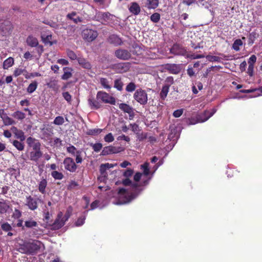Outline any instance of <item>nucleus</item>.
Returning <instances> with one entry per match:
<instances>
[{
    "mask_svg": "<svg viewBox=\"0 0 262 262\" xmlns=\"http://www.w3.org/2000/svg\"><path fill=\"white\" fill-rule=\"evenodd\" d=\"M42 153L40 150H33L30 153V159L31 161L37 162L40 158L41 157Z\"/></svg>",
    "mask_w": 262,
    "mask_h": 262,
    "instance_id": "f3484780",
    "label": "nucleus"
},
{
    "mask_svg": "<svg viewBox=\"0 0 262 262\" xmlns=\"http://www.w3.org/2000/svg\"><path fill=\"white\" fill-rule=\"evenodd\" d=\"M64 122V119L62 116H57L56 117L53 123L57 125H61L63 124Z\"/></svg>",
    "mask_w": 262,
    "mask_h": 262,
    "instance_id": "a19ab883",
    "label": "nucleus"
},
{
    "mask_svg": "<svg viewBox=\"0 0 262 262\" xmlns=\"http://www.w3.org/2000/svg\"><path fill=\"white\" fill-rule=\"evenodd\" d=\"M24 75L25 76V77L26 79H30L32 77L40 76L41 74L38 72L29 74L27 72V73H26V74H25V73L24 74Z\"/></svg>",
    "mask_w": 262,
    "mask_h": 262,
    "instance_id": "de8ad7c7",
    "label": "nucleus"
},
{
    "mask_svg": "<svg viewBox=\"0 0 262 262\" xmlns=\"http://www.w3.org/2000/svg\"><path fill=\"white\" fill-rule=\"evenodd\" d=\"M104 140L106 142H112L114 140V137L112 133H108L104 138Z\"/></svg>",
    "mask_w": 262,
    "mask_h": 262,
    "instance_id": "3c124183",
    "label": "nucleus"
},
{
    "mask_svg": "<svg viewBox=\"0 0 262 262\" xmlns=\"http://www.w3.org/2000/svg\"><path fill=\"white\" fill-rule=\"evenodd\" d=\"M117 164H111L108 163L102 164L100 166V171L102 176L104 178H106L107 176L106 170L113 168Z\"/></svg>",
    "mask_w": 262,
    "mask_h": 262,
    "instance_id": "f8f14e48",
    "label": "nucleus"
},
{
    "mask_svg": "<svg viewBox=\"0 0 262 262\" xmlns=\"http://www.w3.org/2000/svg\"><path fill=\"white\" fill-rule=\"evenodd\" d=\"M37 87V82L36 81H34L29 85L27 91L29 93L31 94L36 90Z\"/></svg>",
    "mask_w": 262,
    "mask_h": 262,
    "instance_id": "473e14b6",
    "label": "nucleus"
},
{
    "mask_svg": "<svg viewBox=\"0 0 262 262\" xmlns=\"http://www.w3.org/2000/svg\"><path fill=\"white\" fill-rule=\"evenodd\" d=\"M27 73V70L25 69H21L19 68H15L13 72V75L14 77H16L20 75L21 74H23Z\"/></svg>",
    "mask_w": 262,
    "mask_h": 262,
    "instance_id": "c9c22d12",
    "label": "nucleus"
},
{
    "mask_svg": "<svg viewBox=\"0 0 262 262\" xmlns=\"http://www.w3.org/2000/svg\"><path fill=\"white\" fill-rule=\"evenodd\" d=\"M91 145L92 147L94 150L96 152H99L102 147V144L100 143L91 144Z\"/></svg>",
    "mask_w": 262,
    "mask_h": 262,
    "instance_id": "a18cd8bd",
    "label": "nucleus"
},
{
    "mask_svg": "<svg viewBox=\"0 0 262 262\" xmlns=\"http://www.w3.org/2000/svg\"><path fill=\"white\" fill-rule=\"evenodd\" d=\"M179 48L180 47L178 45H173L170 50L171 53L176 55L181 54L182 53V51L179 50Z\"/></svg>",
    "mask_w": 262,
    "mask_h": 262,
    "instance_id": "37998d69",
    "label": "nucleus"
},
{
    "mask_svg": "<svg viewBox=\"0 0 262 262\" xmlns=\"http://www.w3.org/2000/svg\"><path fill=\"white\" fill-rule=\"evenodd\" d=\"M63 74L62 75L61 78L63 80H67L71 78L72 76V69L69 67H64L63 69Z\"/></svg>",
    "mask_w": 262,
    "mask_h": 262,
    "instance_id": "6ab92c4d",
    "label": "nucleus"
},
{
    "mask_svg": "<svg viewBox=\"0 0 262 262\" xmlns=\"http://www.w3.org/2000/svg\"><path fill=\"white\" fill-rule=\"evenodd\" d=\"M135 99L141 104H145L147 101V95L142 90H137L134 95Z\"/></svg>",
    "mask_w": 262,
    "mask_h": 262,
    "instance_id": "39448f33",
    "label": "nucleus"
},
{
    "mask_svg": "<svg viewBox=\"0 0 262 262\" xmlns=\"http://www.w3.org/2000/svg\"><path fill=\"white\" fill-rule=\"evenodd\" d=\"M14 64V59L12 57H9L6 59L3 63V68L4 69H8L11 67Z\"/></svg>",
    "mask_w": 262,
    "mask_h": 262,
    "instance_id": "393cba45",
    "label": "nucleus"
},
{
    "mask_svg": "<svg viewBox=\"0 0 262 262\" xmlns=\"http://www.w3.org/2000/svg\"><path fill=\"white\" fill-rule=\"evenodd\" d=\"M165 69L174 74H178L181 71L180 65L176 64H167L165 65Z\"/></svg>",
    "mask_w": 262,
    "mask_h": 262,
    "instance_id": "4468645a",
    "label": "nucleus"
},
{
    "mask_svg": "<svg viewBox=\"0 0 262 262\" xmlns=\"http://www.w3.org/2000/svg\"><path fill=\"white\" fill-rule=\"evenodd\" d=\"M169 87L168 85H164L162 89V90L160 93V96L163 99H164L169 92Z\"/></svg>",
    "mask_w": 262,
    "mask_h": 262,
    "instance_id": "72a5a7b5",
    "label": "nucleus"
},
{
    "mask_svg": "<svg viewBox=\"0 0 262 262\" xmlns=\"http://www.w3.org/2000/svg\"><path fill=\"white\" fill-rule=\"evenodd\" d=\"M66 221L67 220L63 217L62 213L60 212L58 214L57 218L52 225V228L54 230L58 229L64 225Z\"/></svg>",
    "mask_w": 262,
    "mask_h": 262,
    "instance_id": "1a4fd4ad",
    "label": "nucleus"
},
{
    "mask_svg": "<svg viewBox=\"0 0 262 262\" xmlns=\"http://www.w3.org/2000/svg\"><path fill=\"white\" fill-rule=\"evenodd\" d=\"M129 127L131 128L132 130L135 134H138V132H139V126L136 123L130 124Z\"/></svg>",
    "mask_w": 262,
    "mask_h": 262,
    "instance_id": "864d4df0",
    "label": "nucleus"
},
{
    "mask_svg": "<svg viewBox=\"0 0 262 262\" xmlns=\"http://www.w3.org/2000/svg\"><path fill=\"white\" fill-rule=\"evenodd\" d=\"M27 42L29 46L32 47H36L38 44L37 38L32 36H29L28 37L27 39Z\"/></svg>",
    "mask_w": 262,
    "mask_h": 262,
    "instance_id": "4be33fe9",
    "label": "nucleus"
},
{
    "mask_svg": "<svg viewBox=\"0 0 262 262\" xmlns=\"http://www.w3.org/2000/svg\"><path fill=\"white\" fill-rule=\"evenodd\" d=\"M51 176L55 180H61L63 178V174L57 171H53L51 172Z\"/></svg>",
    "mask_w": 262,
    "mask_h": 262,
    "instance_id": "58836bf2",
    "label": "nucleus"
},
{
    "mask_svg": "<svg viewBox=\"0 0 262 262\" xmlns=\"http://www.w3.org/2000/svg\"><path fill=\"white\" fill-rule=\"evenodd\" d=\"M62 96L68 103H71L72 97L69 92H66L62 93Z\"/></svg>",
    "mask_w": 262,
    "mask_h": 262,
    "instance_id": "5fc2aeb1",
    "label": "nucleus"
},
{
    "mask_svg": "<svg viewBox=\"0 0 262 262\" xmlns=\"http://www.w3.org/2000/svg\"><path fill=\"white\" fill-rule=\"evenodd\" d=\"M160 19V15L158 13H155L150 16L151 20L154 23H158Z\"/></svg>",
    "mask_w": 262,
    "mask_h": 262,
    "instance_id": "49530a36",
    "label": "nucleus"
},
{
    "mask_svg": "<svg viewBox=\"0 0 262 262\" xmlns=\"http://www.w3.org/2000/svg\"><path fill=\"white\" fill-rule=\"evenodd\" d=\"M141 169L143 170L144 176H147L149 174V163H145L141 165Z\"/></svg>",
    "mask_w": 262,
    "mask_h": 262,
    "instance_id": "ea45409f",
    "label": "nucleus"
},
{
    "mask_svg": "<svg viewBox=\"0 0 262 262\" xmlns=\"http://www.w3.org/2000/svg\"><path fill=\"white\" fill-rule=\"evenodd\" d=\"M8 206L6 204L0 202V213H3L7 211Z\"/></svg>",
    "mask_w": 262,
    "mask_h": 262,
    "instance_id": "13d9d810",
    "label": "nucleus"
},
{
    "mask_svg": "<svg viewBox=\"0 0 262 262\" xmlns=\"http://www.w3.org/2000/svg\"><path fill=\"white\" fill-rule=\"evenodd\" d=\"M12 116L18 119V120H23L25 117H26V115L25 113H24L23 112H21V111H16L12 115Z\"/></svg>",
    "mask_w": 262,
    "mask_h": 262,
    "instance_id": "2f4dec72",
    "label": "nucleus"
},
{
    "mask_svg": "<svg viewBox=\"0 0 262 262\" xmlns=\"http://www.w3.org/2000/svg\"><path fill=\"white\" fill-rule=\"evenodd\" d=\"M5 125H10L15 124V121L9 117L7 115L2 119Z\"/></svg>",
    "mask_w": 262,
    "mask_h": 262,
    "instance_id": "c756f323",
    "label": "nucleus"
},
{
    "mask_svg": "<svg viewBox=\"0 0 262 262\" xmlns=\"http://www.w3.org/2000/svg\"><path fill=\"white\" fill-rule=\"evenodd\" d=\"M116 56L122 60H127L130 58L131 54L127 50L124 49H118L115 52Z\"/></svg>",
    "mask_w": 262,
    "mask_h": 262,
    "instance_id": "9d476101",
    "label": "nucleus"
},
{
    "mask_svg": "<svg viewBox=\"0 0 262 262\" xmlns=\"http://www.w3.org/2000/svg\"><path fill=\"white\" fill-rule=\"evenodd\" d=\"M110 41L111 42L116 45H120L121 43L120 38L115 35H113L110 37Z\"/></svg>",
    "mask_w": 262,
    "mask_h": 262,
    "instance_id": "f704fd0d",
    "label": "nucleus"
},
{
    "mask_svg": "<svg viewBox=\"0 0 262 262\" xmlns=\"http://www.w3.org/2000/svg\"><path fill=\"white\" fill-rule=\"evenodd\" d=\"M25 225L28 228H33L36 227L37 225V223L32 220H29L25 221Z\"/></svg>",
    "mask_w": 262,
    "mask_h": 262,
    "instance_id": "79ce46f5",
    "label": "nucleus"
},
{
    "mask_svg": "<svg viewBox=\"0 0 262 262\" xmlns=\"http://www.w3.org/2000/svg\"><path fill=\"white\" fill-rule=\"evenodd\" d=\"M12 29V25L11 23L8 20H5L0 23V30L4 35H7L9 33Z\"/></svg>",
    "mask_w": 262,
    "mask_h": 262,
    "instance_id": "9b49d317",
    "label": "nucleus"
},
{
    "mask_svg": "<svg viewBox=\"0 0 262 262\" xmlns=\"http://www.w3.org/2000/svg\"><path fill=\"white\" fill-rule=\"evenodd\" d=\"M118 152V149L114 146H108L103 148L101 151V155L105 156L109 154H115Z\"/></svg>",
    "mask_w": 262,
    "mask_h": 262,
    "instance_id": "dca6fc26",
    "label": "nucleus"
},
{
    "mask_svg": "<svg viewBox=\"0 0 262 262\" xmlns=\"http://www.w3.org/2000/svg\"><path fill=\"white\" fill-rule=\"evenodd\" d=\"M206 58L209 61H219L220 59L219 57L212 55H207Z\"/></svg>",
    "mask_w": 262,
    "mask_h": 262,
    "instance_id": "4d7b16f0",
    "label": "nucleus"
},
{
    "mask_svg": "<svg viewBox=\"0 0 262 262\" xmlns=\"http://www.w3.org/2000/svg\"><path fill=\"white\" fill-rule=\"evenodd\" d=\"M63 164L65 169L70 172H74L77 169V166L74 160L71 158H65L63 161Z\"/></svg>",
    "mask_w": 262,
    "mask_h": 262,
    "instance_id": "6e6552de",
    "label": "nucleus"
},
{
    "mask_svg": "<svg viewBox=\"0 0 262 262\" xmlns=\"http://www.w3.org/2000/svg\"><path fill=\"white\" fill-rule=\"evenodd\" d=\"M67 150L69 153L71 154L73 156L77 154V151H80L79 150H77L73 145H70L68 147Z\"/></svg>",
    "mask_w": 262,
    "mask_h": 262,
    "instance_id": "c03bdc74",
    "label": "nucleus"
},
{
    "mask_svg": "<svg viewBox=\"0 0 262 262\" xmlns=\"http://www.w3.org/2000/svg\"><path fill=\"white\" fill-rule=\"evenodd\" d=\"M114 16L108 12H98L95 15V19L102 24L110 23Z\"/></svg>",
    "mask_w": 262,
    "mask_h": 262,
    "instance_id": "20e7f679",
    "label": "nucleus"
},
{
    "mask_svg": "<svg viewBox=\"0 0 262 262\" xmlns=\"http://www.w3.org/2000/svg\"><path fill=\"white\" fill-rule=\"evenodd\" d=\"M31 147L33 148L34 150H40V144L37 140H36Z\"/></svg>",
    "mask_w": 262,
    "mask_h": 262,
    "instance_id": "774afa93",
    "label": "nucleus"
},
{
    "mask_svg": "<svg viewBox=\"0 0 262 262\" xmlns=\"http://www.w3.org/2000/svg\"><path fill=\"white\" fill-rule=\"evenodd\" d=\"M102 103L115 105L116 99L109 94L102 91L97 92L96 99L92 96H90L88 98V104L91 109L97 110L101 108Z\"/></svg>",
    "mask_w": 262,
    "mask_h": 262,
    "instance_id": "f03ea898",
    "label": "nucleus"
},
{
    "mask_svg": "<svg viewBox=\"0 0 262 262\" xmlns=\"http://www.w3.org/2000/svg\"><path fill=\"white\" fill-rule=\"evenodd\" d=\"M123 85V82L120 79H117L114 81V88L118 91L122 90Z\"/></svg>",
    "mask_w": 262,
    "mask_h": 262,
    "instance_id": "4c0bfd02",
    "label": "nucleus"
},
{
    "mask_svg": "<svg viewBox=\"0 0 262 262\" xmlns=\"http://www.w3.org/2000/svg\"><path fill=\"white\" fill-rule=\"evenodd\" d=\"M26 205L28 206L29 209L32 210H34L37 208V203L36 201L31 196L27 197Z\"/></svg>",
    "mask_w": 262,
    "mask_h": 262,
    "instance_id": "2eb2a0df",
    "label": "nucleus"
},
{
    "mask_svg": "<svg viewBox=\"0 0 262 262\" xmlns=\"http://www.w3.org/2000/svg\"><path fill=\"white\" fill-rule=\"evenodd\" d=\"M100 83L103 88L106 90H110L112 86L110 83L109 81L104 78H101L100 79Z\"/></svg>",
    "mask_w": 262,
    "mask_h": 262,
    "instance_id": "cd10ccee",
    "label": "nucleus"
},
{
    "mask_svg": "<svg viewBox=\"0 0 262 262\" xmlns=\"http://www.w3.org/2000/svg\"><path fill=\"white\" fill-rule=\"evenodd\" d=\"M13 146L17 149L18 150L21 151L23 150L24 149V145L23 143L17 141V140H14L13 142Z\"/></svg>",
    "mask_w": 262,
    "mask_h": 262,
    "instance_id": "e433bc0d",
    "label": "nucleus"
},
{
    "mask_svg": "<svg viewBox=\"0 0 262 262\" xmlns=\"http://www.w3.org/2000/svg\"><path fill=\"white\" fill-rule=\"evenodd\" d=\"M136 89L135 84L133 83H129L126 87V91L127 92H132L134 91Z\"/></svg>",
    "mask_w": 262,
    "mask_h": 262,
    "instance_id": "6e6d98bb",
    "label": "nucleus"
},
{
    "mask_svg": "<svg viewBox=\"0 0 262 262\" xmlns=\"http://www.w3.org/2000/svg\"><path fill=\"white\" fill-rule=\"evenodd\" d=\"M47 185L46 179L42 178L38 183V190L41 193L44 194L46 192V188Z\"/></svg>",
    "mask_w": 262,
    "mask_h": 262,
    "instance_id": "412c9836",
    "label": "nucleus"
},
{
    "mask_svg": "<svg viewBox=\"0 0 262 262\" xmlns=\"http://www.w3.org/2000/svg\"><path fill=\"white\" fill-rule=\"evenodd\" d=\"M122 183L125 186H130L132 188V192H129L123 188L120 189L118 194V201L114 203L116 205H123L130 202L143 189L138 184L133 183L128 179L124 180Z\"/></svg>",
    "mask_w": 262,
    "mask_h": 262,
    "instance_id": "f257e3e1",
    "label": "nucleus"
},
{
    "mask_svg": "<svg viewBox=\"0 0 262 262\" xmlns=\"http://www.w3.org/2000/svg\"><path fill=\"white\" fill-rule=\"evenodd\" d=\"M165 82V85H168L169 87L173 83V78L171 76L168 77L166 78Z\"/></svg>",
    "mask_w": 262,
    "mask_h": 262,
    "instance_id": "680f3d73",
    "label": "nucleus"
},
{
    "mask_svg": "<svg viewBox=\"0 0 262 262\" xmlns=\"http://www.w3.org/2000/svg\"><path fill=\"white\" fill-rule=\"evenodd\" d=\"M79 64L83 68L90 69L91 68V65L89 62L86 61L85 59L82 58H79L77 59Z\"/></svg>",
    "mask_w": 262,
    "mask_h": 262,
    "instance_id": "b1692460",
    "label": "nucleus"
},
{
    "mask_svg": "<svg viewBox=\"0 0 262 262\" xmlns=\"http://www.w3.org/2000/svg\"><path fill=\"white\" fill-rule=\"evenodd\" d=\"M85 219V216L79 217L76 222L75 225L76 226H80L82 225L84 223Z\"/></svg>",
    "mask_w": 262,
    "mask_h": 262,
    "instance_id": "052dcab7",
    "label": "nucleus"
},
{
    "mask_svg": "<svg viewBox=\"0 0 262 262\" xmlns=\"http://www.w3.org/2000/svg\"><path fill=\"white\" fill-rule=\"evenodd\" d=\"M159 5V0H147V7L148 9H155Z\"/></svg>",
    "mask_w": 262,
    "mask_h": 262,
    "instance_id": "a878e982",
    "label": "nucleus"
},
{
    "mask_svg": "<svg viewBox=\"0 0 262 262\" xmlns=\"http://www.w3.org/2000/svg\"><path fill=\"white\" fill-rule=\"evenodd\" d=\"M16 138L20 139V141H23L25 139L24 132L21 130H18V132L15 134Z\"/></svg>",
    "mask_w": 262,
    "mask_h": 262,
    "instance_id": "09e8293b",
    "label": "nucleus"
},
{
    "mask_svg": "<svg viewBox=\"0 0 262 262\" xmlns=\"http://www.w3.org/2000/svg\"><path fill=\"white\" fill-rule=\"evenodd\" d=\"M82 152L81 151H77V154L74 156L76 157V162L78 163H81L82 161V157L81 156Z\"/></svg>",
    "mask_w": 262,
    "mask_h": 262,
    "instance_id": "603ef678",
    "label": "nucleus"
},
{
    "mask_svg": "<svg viewBox=\"0 0 262 262\" xmlns=\"http://www.w3.org/2000/svg\"><path fill=\"white\" fill-rule=\"evenodd\" d=\"M254 70V64L250 63L249 64L247 73L250 76H252L253 74Z\"/></svg>",
    "mask_w": 262,
    "mask_h": 262,
    "instance_id": "0e129e2a",
    "label": "nucleus"
},
{
    "mask_svg": "<svg viewBox=\"0 0 262 262\" xmlns=\"http://www.w3.org/2000/svg\"><path fill=\"white\" fill-rule=\"evenodd\" d=\"M52 38V36L51 35H42L41 38L43 42L45 44H49L50 46H52L53 44V42L51 41Z\"/></svg>",
    "mask_w": 262,
    "mask_h": 262,
    "instance_id": "c85d7f7f",
    "label": "nucleus"
},
{
    "mask_svg": "<svg viewBox=\"0 0 262 262\" xmlns=\"http://www.w3.org/2000/svg\"><path fill=\"white\" fill-rule=\"evenodd\" d=\"M2 228L5 231H9L11 230V226L7 223H4L2 225Z\"/></svg>",
    "mask_w": 262,
    "mask_h": 262,
    "instance_id": "338daca9",
    "label": "nucleus"
},
{
    "mask_svg": "<svg viewBox=\"0 0 262 262\" xmlns=\"http://www.w3.org/2000/svg\"><path fill=\"white\" fill-rule=\"evenodd\" d=\"M47 85L49 88L52 89L56 92H57L59 89L58 80L55 79H51L50 81L47 83Z\"/></svg>",
    "mask_w": 262,
    "mask_h": 262,
    "instance_id": "a211bd4d",
    "label": "nucleus"
},
{
    "mask_svg": "<svg viewBox=\"0 0 262 262\" xmlns=\"http://www.w3.org/2000/svg\"><path fill=\"white\" fill-rule=\"evenodd\" d=\"M72 210H73V209L71 207H68L66 214L63 216V217H64L66 220L67 221L68 220V219L70 217V216L72 213Z\"/></svg>",
    "mask_w": 262,
    "mask_h": 262,
    "instance_id": "69168bd1",
    "label": "nucleus"
},
{
    "mask_svg": "<svg viewBox=\"0 0 262 262\" xmlns=\"http://www.w3.org/2000/svg\"><path fill=\"white\" fill-rule=\"evenodd\" d=\"M82 36L84 40L88 41H92L97 37L98 33L95 30L86 29L83 30Z\"/></svg>",
    "mask_w": 262,
    "mask_h": 262,
    "instance_id": "423d86ee",
    "label": "nucleus"
},
{
    "mask_svg": "<svg viewBox=\"0 0 262 262\" xmlns=\"http://www.w3.org/2000/svg\"><path fill=\"white\" fill-rule=\"evenodd\" d=\"M119 107L120 110L126 113H130L133 108L125 103H120L119 104Z\"/></svg>",
    "mask_w": 262,
    "mask_h": 262,
    "instance_id": "bb28decb",
    "label": "nucleus"
},
{
    "mask_svg": "<svg viewBox=\"0 0 262 262\" xmlns=\"http://www.w3.org/2000/svg\"><path fill=\"white\" fill-rule=\"evenodd\" d=\"M128 63H119L114 66V69L117 73H124L129 69Z\"/></svg>",
    "mask_w": 262,
    "mask_h": 262,
    "instance_id": "ddd939ff",
    "label": "nucleus"
},
{
    "mask_svg": "<svg viewBox=\"0 0 262 262\" xmlns=\"http://www.w3.org/2000/svg\"><path fill=\"white\" fill-rule=\"evenodd\" d=\"M143 173H141L140 172H137L135 174L134 177V179L136 182L135 183L137 184V182L139 181V180L141 179L142 177L143 176Z\"/></svg>",
    "mask_w": 262,
    "mask_h": 262,
    "instance_id": "e2e57ef3",
    "label": "nucleus"
},
{
    "mask_svg": "<svg viewBox=\"0 0 262 262\" xmlns=\"http://www.w3.org/2000/svg\"><path fill=\"white\" fill-rule=\"evenodd\" d=\"M67 17L73 20L74 23L77 24L78 23L82 21V18L79 17L77 13L75 12H73L71 13H69L67 15Z\"/></svg>",
    "mask_w": 262,
    "mask_h": 262,
    "instance_id": "aec40b11",
    "label": "nucleus"
},
{
    "mask_svg": "<svg viewBox=\"0 0 262 262\" xmlns=\"http://www.w3.org/2000/svg\"><path fill=\"white\" fill-rule=\"evenodd\" d=\"M43 244L39 241L24 243L20 248V251L24 253H33L43 248Z\"/></svg>",
    "mask_w": 262,
    "mask_h": 262,
    "instance_id": "7ed1b4c3",
    "label": "nucleus"
},
{
    "mask_svg": "<svg viewBox=\"0 0 262 262\" xmlns=\"http://www.w3.org/2000/svg\"><path fill=\"white\" fill-rule=\"evenodd\" d=\"M130 12L135 15L138 14L140 12V8L136 3H133L129 8Z\"/></svg>",
    "mask_w": 262,
    "mask_h": 262,
    "instance_id": "5701e85b",
    "label": "nucleus"
},
{
    "mask_svg": "<svg viewBox=\"0 0 262 262\" xmlns=\"http://www.w3.org/2000/svg\"><path fill=\"white\" fill-rule=\"evenodd\" d=\"M67 54L71 60H75L77 59V55L73 51L70 50H67Z\"/></svg>",
    "mask_w": 262,
    "mask_h": 262,
    "instance_id": "8fccbe9b",
    "label": "nucleus"
},
{
    "mask_svg": "<svg viewBox=\"0 0 262 262\" xmlns=\"http://www.w3.org/2000/svg\"><path fill=\"white\" fill-rule=\"evenodd\" d=\"M243 43L241 39H236L233 45L232 48L236 51H238L240 50V47L242 46Z\"/></svg>",
    "mask_w": 262,
    "mask_h": 262,
    "instance_id": "7c9ffc66",
    "label": "nucleus"
},
{
    "mask_svg": "<svg viewBox=\"0 0 262 262\" xmlns=\"http://www.w3.org/2000/svg\"><path fill=\"white\" fill-rule=\"evenodd\" d=\"M216 112L215 109H213L211 112L206 111L204 113L198 116V121L196 122H190L191 124H195L198 123H202L208 120Z\"/></svg>",
    "mask_w": 262,
    "mask_h": 262,
    "instance_id": "0eeeda50",
    "label": "nucleus"
},
{
    "mask_svg": "<svg viewBox=\"0 0 262 262\" xmlns=\"http://www.w3.org/2000/svg\"><path fill=\"white\" fill-rule=\"evenodd\" d=\"M102 132L101 129L95 128L89 131V134L91 135H95L100 134Z\"/></svg>",
    "mask_w": 262,
    "mask_h": 262,
    "instance_id": "bf43d9fd",
    "label": "nucleus"
}]
</instances>
